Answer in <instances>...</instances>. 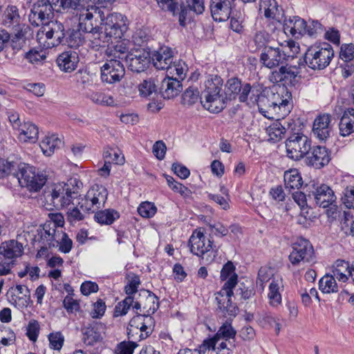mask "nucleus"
<instances>
[{
	"instance_id": "55",
	"label": "nucleus",
	"mask_w": 354,
	"mask_h": 354,
	"mask_svg": "<svg viewBox=\"0 0 354 354\" xmlns=\"http://www.w3.org/2000/svg\"><path fill=\"white\" fill-rule=\"evenodd\" d=\"M156 212L157 207L154 203L148 201L141 203L138 207V212L142 218H151Z\"/></svg>"
},
{
	"instance_id": "4",
	"label": "nucleus",
	"mask_w": 354,
	"mask_h": 354,
	"mask_svg": "<svg viewBox=\"0 0 354 354\" xmlns=\"http://www.w3.org/2000/svg\"><path fill=\"white\" fill-rule=\"evenodd\" d=\"M334 57V50L328 43L310 46L304 56V63L313 70L326 68Z\"/></svg>"
},
{
	"instance_id": "26",
	"label": "nucleus",
	"mask_w": 354,
	"mask_h": 354,
	"mask_svg": "<svg viewBox=\"0 0 354 354\" xmlns=\"http://www.w3.org/2000/svg\"><path fill=\"white\" fill-rule=\"evenodd\" d=\"M297 75V68L289 65L288 62H286L284 64H281L278 70H274L270 74L269 80L274 84L291 82L295 79Z\"/></svg>"
},
{
	"instance_id": "35",
	"label": "nucleus",
	"mask_w": 354,
	"mask_h": 354,
	"mask_svg": "<svg viewBox=\"0 0 354 354\" xmlns=\"http://www.w3.org/2000/svg\"><path fill=\"white\" fill-rule=\"evenodd\" d=\"M86 199L91 202V205H95L97 209L104 205L107 199L108 192L106 189L102 185H96L92 187L88 192Z\"/></svg>"
},
{
	"instance_id": "8",
	"label": "nucleus",
	"mask_w": 354,
	"mask_h": 354,
	"mask_svg": "<svg viewBox=\"0 0 354 354\" xmlns=\"http://www.w3.org/2000/svg\"><path fill=\"white\" fill-rule=\"evenodd\" d=\"M292 251L288 259L292 265L299 266L301 262L311 263L315 261L314 249L310 242L304 238H299L292 245Z\"/></svg>"
},
{
	"instance_id": "1",
	"label": "nucleus",
	"mask_w": 354,
	"mask_h": 354,
	"mask_svg": "<svg viewBox=\"0 0 354 354\" xmlns=\"http://www.w3.org/2000/svg\"><path fill=\"white\" fill-rule=\"evenodd\" d=\"M242 85L241 80L232 77L227 81L223 91V79L217 75H209L201 91V104L210 113H220L226 107L228 101L238 96Z\"/></svg>"
},
{
	"instance_id": "14",
	"label": "nucleus",
	"mask_w": 354,
	"mask_h": 354,
	"mask_svg": "<svg viewBox=\"0 0 354 354\" xmlns=\"http://www.w3.org/2000/svg\"><path fill=\"white\" fill-rule=\"evenodd\" d=\"M292 107V93L288 91L287 88H282L280 93L272 94L269 108L273 110L279 118H284L287 116L290 113Z\"/></svg>"
},
{
	"instance_id": "36",
	"label": "nucleus",
	"mask_w": 354,
	"mask_h": 354,
	"mask_svg": "<svg viewBox=\"0 0 354 354\" xmlns=\"http://www.w3.org/2000/svg\"><path fill=\"white\" fill-rule=\"evenodd\" d=\"M237 284V275L234 274L226 282L224 283L223 288L219 292H217L216 295V301L217 302V305H224L225 304V301L231 299L233 295V288Z\"/></svg>"
},
{
	"instance_id": "20",
	"label": "nucleus",
	"mask_w": 354,
	"mask_h": 354,
	"mask_svg": "<svg viewBox=\"0 0 354 354\" xmlns=\"http://www.w3.org/2000/svg\"><path fill=\"white\" fill-rule=\"evenodd\" d=\"M332 117L328 113L317 115L313 122V132L320 140H325L332 131Z\"/></svg>"
},
{
	"instance_id": "10",
	"label": "nucleus",
	"mask_w": 354,
	"mask_h": 354,
	"mask_svg": "<svg viewBox=\"0 0 354 354\" xmlns=\"http://www.w3.org/2000/svg\"><path fill=\"white\" fill-rule=\"evenodd\" d=\"M52 0H39L34 3L30 13L29 14V21L34 26H39L43 24L45 20L53 17L54 12L57 13V7Z\"/></svg>"
},
{
	"instance_id": "2",
	"label": "nucleus",
	"mask_w": 354,
	"mask_h": 354,
	"mask_svg": "<svg viewBox=\"0 0 354 354\" xmlns=\"http://www.w3.org/2000/svg\"><path fill=\"white\" fill-rule=\"evenodd\" d=\"M82 183L77 178H71L66 183L54 185L44 192L46 201L55 209L75 205V200L80 196Z\"/></svg>"
},
{
	"instance_id": "46",
	"label": "nucleus",
	"mask_w": 354,
	"mask_h": 354,
	"mask_svg": "<svg viewBox=\"0 0 354 354\" xmlns=\"http://www.w3.org/2000/svg\"><path fill=\"white\" fill-rule=\"evenodd\" d=\"M250 100L253 104H257L260 113H264L267 112L264 107L269 108V104L271 103V100L268 96L260 93L259 90H256V93L252 91V95L250 96Z\"/></svg>"
},
{
	"instance_id": "43",
	"label": "nucleus",
	"mask_w": 354,
	"mask_h": 354,
	"mask_svg": "<svg viewBox=\"0 0 354 354\" xmlns=\"http://www.w3.org/2000/svg\"><path fill=\"white\" fill-rule=\"evenodd\" d=\"M145 302L142 305V313L151 316L159 308V299L154 293L149 290H145Z\"/></svg>"
},
{
	"instance_id": "45",
	"label": "nucleus",
	"mask_w": 354,
	"mask_h": 354,
	"mask_svg": "<svg viewBox=\"0 0 354 354\" xmlns=\"http://www.w3.org/2000/svg\"><path fill=\"white\" fill-rule=\"evenodd\" d=\"M158 7L165 12H170L179 20L180 3L178 0H156Z\"/></svg>"
},
{
	"instance_id": "63",
	"label": "nucleus",
	"mask_w": 354,
	"mask_h": 354,
	"mask_svg": "<svg viewBox=\"0 0 354 354\" xmlns=\"http://www.w3.org/2000/svg\"><path fill=\"white\" fill-rule=\"evenodd\" d=\"M218 308L224 316H229L230 318L234 317L239 311V308L234 304H232L231 299L226 300L223 306V305H218Z\"/></svg>"
},
{
	"instance_id": "60",
	"label": "nucleus",
	"mask_w": 354,
	"mask_h": 354,
	"mask_svg": "<svg viewBox=\"0 0 354 354\" xmlns=\"http://www.w3.org/2000/svg\"><path fill=\"white\" fill-rule=\"evenodd\" d=\"M25 58L32 64H39L46 59V54L42 50L31 49L26 53Z\"/></svg>"
},
{
	"instance_id": "3",
	"label": "nucleus",
	"mask_w": 354,
	"mask_h": 354,
	"mask_svg": "<svg viewBox=\"0 0 354 354\" xmlns=\"http://www.w3.org/2000/svg\"><path fill=\"white\" fill-rule=\"evenodd\" d=\"M188 246L191 253L201 257L207 263H211L217 256L218 248L213 245L211 237L207 240L201 228L194 230L189 237Z\"/></svg>"
},
{
	"instance_id": "15",
	"label": "nucleus",
	"mask_w": 354,
	"mask_h": 354,
	"mask_svg": "<svg viewBox=\"0 0 354 354\" xmlns=\"http://www.w3.org/2000/svg\"><path fill=\"white\" fill-rule=\"evenodd\" d=\"M128 68L136 73H141L147 70L151 63L150 52L144 48L132 50L125 57Z\"/></svg>"
},
{
	"instance_id": "21",
	"label": "nucleus",
	"mask_w": 354,
	"mask_h": 354,
	"mask_svg": "<svg viewBox=\"0 0 354 354\" xmlns=\"http://www.w3.org/2000/svg\"><path fill=\"white\" fill-rule=\"evenodd\" d=\"M1 23L10 30L23 29L24 24L19 8L14 5L8 6L3 11Z\"/></svg>"
},
{
	"instance_id": "52",
	"label": "nucleus",
	"mask_w": 354,
	"mask_h": 354,
	"mask_svg": "<svg viewBox=\"0 0 354 354\" xmlns=\"http://www.w3.org/2000/svg\"><path fill=\"white\" fill-rule=\"evenodd\" d=\"M324 31V26L318 21L309 19L306 21L305 35L310 37H317Z\"/></svg>"
},
{
	"instance_id": "44",
	"label": "nucleus",
	"mask_w": 354,
	"mask_h": 354,
	"mask_svg": "<svg viewBox=\"0 0 354 354\" xmlns=\"http://www.w3.org/2000/svg\"><path fill=\"white\" fill-rule=\"evenodd\" d=\"M280 283L279 280L273 279L269 285V292L268 297L270 304L277 307L281 304V295L279 292Z\"/></svg>"
},
{
	"instance_id": "18",
	"label": "nucleus",
	"mask_w": 354,
	"mask_h": 354,
	"mask_svg": "<svg viewBox=\"0 0 354 354\" xmlns=\"http://www.w3.org/2000/svg\"><path fill=\"white\" fill-rule=\"evenodd\" d=\"M330 160V153L326 147L310 146V150L305 158L308 166L315 169H322L327 165Z\"/></svg>"
},
{
	"instance_id": "54",
	"label": "nucleus",
	"mask_w": 354,
	"mask_h": 354,
	"mask_svg": "<svg viewBox=\"0 0 354 354\" xmlns=\"http://www.w3.org/2000/svg\"><path fill=\"white\" fill-rule=\"evenodd\" d=\"M15 340V334L10 328L0 324V346H8Z\"/></svg>"
},
{
	"instance_id": "22",
	"label": "nucleus",
	"mask_w": 354,
	"mask_h": 354,
	"mask_svg": "<svg viewBox=\"0 0 354 354\" xmlns=\"http://www.w3.org/2000/svg\"><path fill=\"white\" fill-rule=\"evenodd\" d=\"M104 326L99 322H93L82 328V341L88 346H93L103 339Z\"/></svg>"
},
{
	"instance_id": "41",
	"label": "nucleus",
	"mask_w": 354,
	"mask_h": 354,
	"mask_svg": "<svg viewBox=\"0 0 354 354\" xmlns=\"http://www.w3.org/2000/svg\"><path fill=\"white\" fill-rule=\"evenodd\" d=\"M319 289L324 294L336 293L339 291L335 278L331 274H326L319 279Z\"/></svg>"
},
{
	"instance_id": "29",
	"label": "nucleus",
	"mask_w": 354,
	"mask_h": 354,
	"mask_svg": "<svg viewBox=\"0 0 354 354\" xmlns=\"http://www.w3.org/2000/svg\"><path fill=\"white\" fill-rule=\"evenodd\" d=\"M259 11L266 18L278 21H281L283 17V10L279 8L276 0H260Z\"/></svg>"
},
{
	"instance_id": "34",
	"label": "nucleus",
	"mask_w": 354,
	"mask_h": 354,
	"mask_svg": "<svg viewBox=\"0 0 354 354\" xmlns=\"http://www.w3.org/2000/svg\"><path fill=\"white\" fill-rule=\"evenodd\" d=\"M339 134L346 137L354 132V109L348 108L344 111L339 124Z\"/></svg>"
},
{
	"instance_id": "56",
	"label": "nucleus",
	"mask_w": 354,
	"mask_h": 354,
	"mask_svg": "<svg viewBox=\"0 0 354 354\" xmlns=\"http://www.w3.org/2000/svg\"><path fill=\"white\" fill-rule=\"evenodd\" d=\"M140 95L143 97H149L156 91V86L153 79L144 80L138 86Z\"/></svg>"
},
{
	"instance_id": "42",
	"label": "nucleus",
	"mask_w": 354,
	"mask_h": 354,
	"mask_svg": "<svg viewBox=\"0 0 354 354\" xmlns=\"http://www.w3.org/2000/svg\"><path fill=\"white\" fill-rule=\"evenodd\" d=\"M351 267L349 263L344 260L338 259L335 261L332 270V275L339 281L346 282L348 277L346 272L349 274Z\"/></svg>"
},
{
	"instance_id": "32",
	"label": "nucleus",
	"mask_w": 354,
	"mask_h": 354,
	"mask_svg": "<svg viewBox=\"0 0 354 354\" xmlns=\"http://www.w3.org/2000/svg\"><path fill=\"white\" fill-rule=\"evenodd\" d=\"M19 139L24 142L35 143L39 138V129L37 125L31 122H23V124L17 130Z\"/></svg>"
},
{
	"instance_id": "53",
	"label": "nucleus",
	"mask_w": 354,
	"mask_h": 354,
	"mask_svg": "<svg viewBox=\"0 0 354 354\" xmlns=\"http://www.w3.org/2000/svg\"><path fill=\"white\" fill-rule=\"evenodd\" d=\"M201 94L199 95V92L197 88L189 87L185 90L182 96V103L184 105L192 106L198 102V99L201 100Z\"/></svg>"
},
{
	"instance_id": "49",
	"label": "nucleus",
	"mask_w": 354,
	"mask_h": 354,
	"mask_svg": "<svg viewBox=\"0 0 354 354\" xmlns=\"http://www.w3.org/2000/svg\"><path fill=\"white\" fill-rule=\"evenodd\" d=\"M19 164V162L12 160H0V178H4L8 175H13L16 178Z\"/></svg>"
},
{
	"instance_id": "47",
	"label": "nucleus",
	"mask_w": 354,
	"mask_h": 354,
	"mask_svg": "<svg viewBox=\"0 0 354 354\" xmlns=\"http://www.w3.org/2000/svg\"><path fill=\"white\" fill-rule=\"evenodd\" d=\"M271 35L265 30L257 31L252 39V42L254 44V50L263 48L264 50L266 47H270L268 44L271 41Z\"/></svg>"
},
{
	"instance_id": "19",
	"label": "nucleus",
	"mask_w": 354,
	"mask_h": 354,
	"mask_svg": "<svg viewBox=\"0 0 354 354\" xmlns=\"http://www.w3.org/2000/svg\"><path fill=\"white\" fill-rule=\"evenodd\" d=\"M39 242L41 243V251H46L47 246L49 248H55L58 246L57 238L60 233H57L56 225L52 222L44 223L41 228L37 230Z\"/></svg>"
},
{
	"instance_id": "51",
	"label": "nucleus",
	"mask_w": 354,
	"mask_h": 354,
	"mask_svg": "<svg viewBox=\"0 0 354 354\" xmlns=\"http://www.w3.org/2000/svg\"><path fill=\"white\" fill-rule=\"evenodd\" d=\"M89 99L95 104L101 106H113L115 100L112 95L102 92H93L89 95Z\"/></svg>"
},
{
	"instance_id": "39",
	"label": "nucleus",
	"mask_w": 354,
	"mask_h": 354,
	"mask_svg": "<svg viewBox=\"0 0 354 354\" xmlns=\"http://www.w3.org/2000/svg\"><path fill=\"white\" fill-rule=\"evenodd\" d=\"M120 216V213L113 209H106L97 212L94 215L96 222L101 225H111Z\"/></svg>"
},
{
	"instance_id": "25",
	"label": "nucleus",
	"mask_w": 354,
	"mask_h": 354,
	"mask_svg": "<svg viewBox=\"0 0 354 354\" xmlns=\"http://www.w3.org/2000/svg\"><path fill=\"white\" fill-rule=\"evenodd\" d=\"M210 10L214 21H225L231 15L232 2L230 0H211Z\"/></svg>"
},
{
	"instance_id": "62",
	"label": "nucleus",
	"mask_w": 354,
	"mask_h": 354,
	"mask_svg": "<svg viewBox=\"0 0 354 354\" xmlns=\"http://www.w3.org/2000/svg\"><path fill=\"white\" fill-rule=\"evenodd\" d=\"M138 344L134 341H123L118 344L115 348L116 354H133Z\"/></svg>"
},
{
	"instance_id": "11",
	"label": "nucleus",
	"mask_w": 354,
	"mask_h": 354,
	"mask_svg": "<svg viewBox=\"0 0 354 354\" xmlns=\"http://www.w3.org/2000/svg\"><path fill=\"white\" fill-rule=\"evenodd\" d=\"M90 11L86 7L84 11L79 14V26L85 32L92 33L96 30L102 27L104 15V12L99 8H91Z\"/></svg>"
},
{
	"instance_id": "13",
	"label": "nucleus",
	"mask_w": 354,
	"mask_h": 354,
	"mask_svg": "<svg viewBox=\"0 0 354 354\" xmlns=\"http://www.w3.org/2000/svg\"><path fill=\"white\" fill-rule=\"evenodd\" d=\"M102 28H105L113 39H121L128 30L127 19L118 12L104 17Z\"/></svg>"
},
{
	"instance_id": "28",
	"label": "nucleus",
	"mask_w": 354,
	"mask_h": 354,
	"mask_svg": "<svg viewBox=\"0 0 354 354\" xmlns=\"http://www.w3.org/2000/svg\"><path fill=\"white\" fill-rule=\"evenodd\" d=\"M79 61L78 53L71 50L62 53L56 60L60 70L66 73L73 71L77 68Z\"/></svg>"
},
{
	"instance_id": "9",
	"label": "nucleus",
	"mask_w": 354,
	"mask_h": 354,
	"mask_svg": "<svg viewBox=\"0 0 354 354\" xmlns=\"http://www.w3.org/2000/svg\"><path fill=\"white\" fill-rule=\"evenodd\" d=\"M311 146V140L305 135L295 133L286 142L288 156L295 160L306 158Z\"/></svg>"
},
{
	"instance_id": "5",
	"label": "nucleus",
	"mask_w": 354,
	"mask_h": 354,
	"mask_svg": "<svg viewBox=\"0 0 354 354\" xmlns=\"http://www.w3.org/2000/svg\"><path fill=\"white\" fill-rule=\"evenodd\" d=\"M16 178L21 187L30 192H38L46 182L45 175L37 171L35 167L24 162H19Z\"/></svg>"
},
{
	"instance_id": "50",
	"label": "nucleus",
	"mask_w": 354,
	"mask_h": 354,
	"mask_svg": "<svg viewBox=\"0 0 354 354\" xmlns=\"http://www.w3.org/2000/svg\"><path fill=\"white\" fill-rule=\"evenodd\" d=\"M267 133L269 136V140L276 142L283 137L286 128L279 122L276 121L268 127Z\"/></svg>"
},
{
	"instance_id": "37",
	"label": "nucleus",
	"mask_w": 354,
	"mask_h": 354,
	"mask_svg": "<svg viewBox=\"0 0 354 354\" xmlns=\"http://www.w3.org/2000/svg\"><path fill=\"white\" fill-rule=\"evenodd\" d=\"M285 187L288 191L300 189L303 184L302 177L296 169L286 171L283 175Z\"/></svg>"
},
{
	"instance_id": "12",
	"label": "nucleus",
	"mask_w": 354,
	"mask_h": 354,
	"mask_svg": "<svg viewBox=\"0 0 354 354\" xmlns=\"http://www.w3.org/2000/svg\"><path fill=\"white\" fill-rule=\"evenodd\" d=\"M292 57L279 46L266 47L260 55V62L263 66L272 69L292 59Z\"/></svg>"
},
{
	"instance_id": "58",
	"label": "nucleus",
	"mask_w": 354,
	"mask_h": 354,
	"mask_svg": "<svg viewBox=\"0 0 354 354\" xmlns=\"http://www.w3.org/2000/svg\"><path fill=\"white\" fill-rule=\"evenodd\" d=\"M133 304V297H126L122 301L119 302L115 307L114 316L119 317L125 315Z\"/></svg>"
},
{
	"instance_id": "31",
	"label": "nucleus",
	"mask_w": 354,
	"mask_h": 354,
	"mask_svg": "<svg viewBox=\"0 0 354 354\" xmlns=\"http://www.w3.org/2000/svg\"><path fill=\"white\" fill-rule=\"evenodd\" d=\"M52 2L57 6V13L73 12L79 15L86 8L84 0H52Z\"/></svg>"
},
{
	"instance_id": "23",
	"label": "nucleus",
	"mask_w": 354,
	"mask_h": 354,
	"mask_svg": "<svg viewBox=\"0 0 354 354\" xmlns=\"http://www.w3.org/2000/svg\"><path fill=\"white\" fill-rule=\"evenodd\" d=\"M306 21L299 16H292L283 19V30L288 36L299 39L305 35Z\"/></svg>"
},
{
	"instance_id": "7",
	"label": "nucleus",
	"mask_w": 354,
	"mask_h": 354,
	"mask_svg": "<svg viewBox=\"0 0 354 354\" xmlns=\"http://www.w3.org/2000/svg\"><path fill=\"white\" fill-rule=\"evenodd\" d=\"M304 189L308 192V198L313 197L316 205L320 207L326 208L336 201L334 191L326 184L310 181Z\"/></svg>"
},
{
	"instance_id": "6",
	"label": "nucleus",
	"mask_w": 354,
	"mask_h": 354,
	"mask_svg": "<svg viewBox=\"0 0 354 354\" xmlns=\"http://www.w3.org/2000/svg\"><path fill=\"white\" fill-rule=\"evenodd\" d=\"M64 34L65 28L62 23L50 21L41 28L37 38L43 48L50 49L62 44Z\"/></svg>"
},
{
	"instance_id": "59",
	"label": "nucleus",
	"mask_w": 354,
	"mask_h": 354,
	"mask_svg": "<svg viewBox=\"0 0 354 354\" xmlns=\"http://www.w3.org/2000/svg\"><path fill=\"white\" fill-rule=\"evenodd\" d=\"M12 31V36H10L11 46L13 50H19L22 48L24 43V32H23V29H19V30H15Z\"/></svg>"
},
{
	"instance_id": "17",
	"label": "nucleus",
	"mask_w": 354,
	"mask_h": 354,
	"mask_svg": "<svg viewBox=\"0 0 354 354\" xmlns=\"http://www.w3.org/2000/svg\"><path fill=\"white\" fill-rule=\"evenodd\" d=\"M125 70L120 60L111 59L101 67V80L107 84L118 82L124 76Z\"/></svg>"
},
{
	"instance_id": "61",
	"label": "nucleus",
	"mask_w": 354,
	"mask_h": 354,
	"mask_svg": "<svg viewBox=\"0 0 354 354\" xmlns=\"http://www.w3.org/2000/svg\"><path fill=\"white\" fill-rule=\"evenodd\" d=\"M340 59L345 62H350L354 59V44H343L340 47Z\"/></svg>"
},
{
	"instance_id": "30",
	"label": "nucleus",
	"mask_w": 354,
	"mask_h": 354,
	"mask_svg": "<svg viewBox=\"0 0 354 354\" xmlns=\"http://www.w3.org/2000/svg\"><path fill=\"white\" fill-rule=\"evenodd\" d=\"M153 66L159 70H167L173 63V52L170 48H161L151 57Z\"/></svg>"
},
{
	"instance_id": "48",
	"label": "nucleus",
	"mask_w": 354,
	"mask_h": 354,
	"mask_svg": "<svg viewBox=\"0 0 354 354\" xmlns=\"http://www.w3.org/2000/svg\"><path fill=\"white\" fill-rule=\"evenodd\" d=\"M215 335L219 340L221 339H223L225 341L230 339H233L234 340L236 335V330L232 327L231 322L227 320L218 328Z\"/></svg>"
},
{
	"instance_id": "24",
	"label": "nucleus",
	"mask_w": 354,
	"mask_h": 354,
	"mask_svg": "<svg viewBox=\"0 0 354 354\" xmlns=\"http://www.w3.org/2000/svg\"><path fill=\"white\" fill-rule=\"evenodd\" d=\"M153 318L151 316H147L144 313H137L131 319L127 327L140 328L141 332H145V333H140V337L147 338L153 331Z\"/></svg>"
},
{
	"instance_id": "16",
	"label": "nucleus",
	"mask_w": 354,
	"mask_h": 354,
	"mask_svg": "<svg viewBox=\"0 0 354 354\" xmlns=\"http://www.w3.org/2000/svg\"><path fill=\"white\" fill-rule=\"evenodd\" d=\"M205 10V0H185L180 6L179 25L185 27L195 15H201Z\"/></svg>"
},
{
	"instance_id": "33",
	"label": "nucleus",
	"mask_w": 354,
	"mask_h": 354,
	"mask_svg": "<svg viewBox=\"0 0 354 354\" xmlns=\"http://www.w3.org/2000/svg\"><path fill=\"white\" fill-rule=\"evenodd\" d=\"M23 245L15 240H10L1 243L0 245V254L4 259L15 260L23 254Z\"/></svg>"
},
{
	"instance_id": "38",
	"label": "nucleus",
	"mask_w": 354,
	"mask_h": 354,
	"mask_svg": "<svg viewBox=\"0 0 354 354\" xmlns=\"http://www.w3.org/2000/svg\"><path fill=\"white\" fill-rule=\"evenodd\" d=\"M105 28H100L91 33L92 38L91 39V46L93 48L98 49L100 47H105L108 46L111 41L113 37Z\"/></svg>"
},
{
	"instance_id": "57",
	"label": "nucleus",
	"mask_w": 354,
	"mask_h": 354,
	"mask_svg": "<svg viewBox=\"0 0 354 354\" xmlns=\"http://www.w3.org/2000/svg\"><path fill=\"white\" fill-rule=\"evenodd\" d=\"M59 142L60 140L53 136L46 137L41 142L40 147L45 155L50 156L54 152L55 147Z\"/></svg>"
},
{
	"instance_id": "40",
	"label": "nucleus",
	"mask_w": 354,
	"mask_h": 354,
	"mask_svg": "<svg viewBox=\"0 0 354 354\" xmlns=\"http://www.w3.org/2000/svg\"><path fill=\"white\" fill-rule=\"evenodd\" d=\"M83 44V37L80 30L68 28L65 30L62 45H66L72 48H76Z\"/></svg>"
},
{
	"instance_id": "27",
	"label": "nucleus",
	"mask_w": 354,
	"mask_h": 354,
	"mask_svg": "<svg viewBox=\"0 0 354 354\" xmlns=\"http://www.w3.org/2000/svg\"><path fill=\"white\" fill-rule=\"evenodd\" d=\"M183 90L181 81L177 77H167L161 82L160 91L165 99H171L177 96Z\"/></svg>"
},
{
	"instance_id": "64",
	"label": "nucleus",
	"mask_w": 354,
	"mask_h": 354,
	"mask_svg": "<svg viewBox=\"0 0 354 354\" xmlns=\"http://www.w3.org/2000/svg\"><path fill=\"white\" fill-rule=\"evenodd\" d=\"M50 348L59 351L64 344V337L61 332L51 333L48 335Z\"/></svg>"
}]
</instances>
